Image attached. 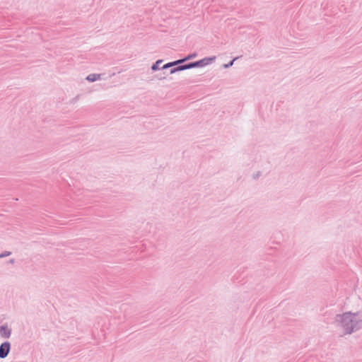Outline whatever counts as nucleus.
I'll list each match as a JSON object with an SVG mask.
<instances>
[{"instance_id": "1", "label": "nucleus", "mask_w": 362, "mask_h": 362, "mask_svg": "<svg viewBox=\"0 0 362 362\" xmlns=\"http://www.w3.org/2000/svg\"><path fill=\"white\" fill-rule=\"evenodd\" d=\"M334 322L344 335L351 334L362 328V313L349 311L336 315Z\"/></svg>"}, {"instance_id": "2", "label": "nucleus", "mask_w": 362, "mask_h": 362, "mask_svg": "<svg viewBox=\"0 0 362 362\" xmlns=\"http://www.w3.org/2000/svg\"><path fill=\"white\" fill-rule=\"evenodd\" d=\"M216 59V57H205L201 60L196 61V62H192L187 64H185V69H189L197 67H204L206 65H208L209 63H211L214 62Z\"/></svg>"}, {"instance_id": "3", "label": "nucleus", "mask_w": 362, "mask_h": 362, "mask_svg": "<svg viewBox=\"0 0 362 362\" xmlns=\"http://www.w3.org/2000/svg\"><path fill=\"white\" fill-rule=\"evenodd\" d=\"M11 343L8 341H4L0 345V358L4 359L6 358L11 351Z\"/></svg>"}, {"instance_id": "4", "label": "nucleus", "mask_w": 362, "mask_h": 362, "mask_svg": "<svg viewBox=\"0 0 362 362\" xmlns=\"http://www.w3.org/2000/svg\"><path fill=\"white\" fill-rule=\"evenodd\" d=\"M11 334V329L7 324L2 325L0 327V335L4 339H8Z\"/></svg>"}, {"instance_id": "5", "label": "nucleus", "mask_w": 362, "mask_h": 362, "mask_svg": "<svg viewBox=\"0 0 362 362\" xmlns=\"http://www.w3.org/2000/svg\"><path fill=\"white\" fill-rule=\"evenodd\" d=\"M102 74H90L86 77V80L90 82H94L97 80L101 79Z\"/></svg>"}, {"instance_id": "6", "label": "nucleus", "mask_w": 362, "mask_h": 362, "mask_svg": "<svg viewBox=\"0 0 362 362\" xmlns=\"http://www.w3.org/2000/svg\"><path fill=\"white\" fill-rule=\"evenodd\" d=\"M184 70H186L185 64H182L180 66H173L170 70V74H175L176 72L184 71Z\"/></svg>"}, {"instance_id": "7", "label": "nucleus", "mask_w": 362, "mask_h": 362, "mask_svg": "<svg viewBox=\"0 0 362 362\" xmlns=\"http://www.w3.org/2000/svg\"><path fill=\"white\" fill-rule=\"evenodd\" d=\"M163 62L162 59L157 60L154 64L151 66V70L153 71H156L159 69V64Z\"/></svg>"}, {"instance_id": "8", "label": "nucleus", "mask_w": 362, "mask_h": 362, "mask_svg": "<svg viewBox=\"0 0 362 362\" xmlns=\"http://www.w3.org/2000/svg\"><path fill=\"white\" fill-rule=\"evenodd\" d=\"M185 57L182 58V59H178V60H176V61H174L173 62V64H174V66H180V65H182V64L185 62Z\"/></svg>"}, {"instance_id": "9", "label": "nucleus", "mask_w": 362, "mask_h": 362, "mask_svg": "<svg viewBox=\"0 0 362 362\" xmlns=\"http://www.w3.org/2000/svg\"><path fill=\"white\" fill-rule=\"evenodd\" d=\"M185 57L182 58V59H178V60H176V61H174L173 62V64H174V66H180V65H182V64L185 62Z\"/></svg>"}, {"instance_id": "10", "label": "nucleus", "mask_w": 362, "mask_h": 362, "mask_svg": "<svg viewBox=\"0 0 362 362\" xmlns=\"http://www.w3.org/2000/svg\"><path fill=\"white\" fill-rule=\"evenodd\" d=\"M238 58H239V57H235V58H234L233 59H232L230 62H229L228 64H224L223 65V68H224V69H228V68H229V67L232 66H233V63H234V62H235L236 59H238Z\"/></svg>"}, {"instance_id": "11", "label": "nucleus", "mask_w": 362, "mask_h": 362, "mask_svg": "<svg viewBox=\"0 0 362 362\" xmlns=\"http://www.w3.org/2000/svg\"><path fill=\"white\" fill-rule=\"evenodd\" d=\"M197 56V53H195V52L194 53H192V54H189L187 56L185 57V59L187 62V61H188L189 59L195 58Z\"/></svg>"}, {"instance_id": "12", "label": "nucleus", "mask_w": 362, "mask_h": 362, "mask_svg": "<svg viewBox=\"0 0 362 362\" xmlns=\"http://www.w3.org/2000/svg\"><path fill=\"white\" fill-rule=\"evenodd\" d=\"M262 175V173L260 171H257L252 174V179L255 180H257L259 179V177Z\"/></svg>"}, {"instance_id": "13", "label": "nucleus", "mask_w": 362, "mask_h": 362, "mask_svg": "<svg viewBox=\"0 0 362 362\" xmlns=\"http://www.w3.org/2000/svg\"><path fill=\"white\" fill-rule=\"evenodd\" d=\"M174 66V64L173 63V62H168L165 64H164L163 66H162V69H167L168 68H173Z\"/></svg>"}, {"instance_id": "14", "label": "nucleus", "mask_w": 362, "mask_h": 362, "mask_svg": "<svg viewBox=\"0 0 362 362\" xmlns=\"http://www.w3.org/2000/svg\"><path fill=\"white\" fill-rule=\"evenodd\" d=\"M11 255V252H9V251H4V252L0 253V258H4V257H8V256H9Z\"/></svg>"}, {"instance_id": "15", "label": "nucleus", "mask_w": 362, "mask_h": 362, "mask_svg": "<svg viewBox=\"0 0 362 362\" xmlns=\"http://www.w3.org/2000/svg\"><path fill=\"white\" fill-rule=\"evenodd\" d=\"M156 77L158 79V80H163L165 78V76H163V74H157L156 75Z\"/></svg>"}, {"instance_id": "16", "label": "nucleus", "mask_w": 362, "mask_h": 362, "mask_svg": "<svg viewBox=\"0 0 362 362\" xmlns=\"http://www.w3.org/2000/svg\"><path fill=\"white\" fill-rule=\"evenodd\" d=\"M8 262L10 264H13L15 262V259H11Z\"/></svg>"}]
</instances>
